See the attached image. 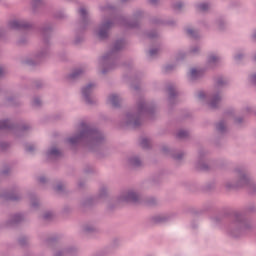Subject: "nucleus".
<instances>
[{
    "label": "nucleus",
    "mask_w": 256,
    "mask_h": 256,
    "mask_svg": "<svg viewBox=\"0 0 256 256\" xmlns=\"http://www.w3.org/2000/svg\"><path fill=\"white\" fill-rule=\"evenodd\" d=\"M53 217V214L51 213V212H46V213H44V215H43V219L45 220V221H49V219H51Z\"/></svg>",
    "instance_id": "nucleus-54"
},
{
    "label": "nucleus",
    "mask_w": 256,
    "mask_h": 256,
    "mask_svg": "<svg viewBox=\"0 0 256 256\" xmlns=\"http://www.w3.org/2000/svg\"><path fill=\"white\" fill-rule=\"evenodd\" d=\"M157 107L151 102L145 101L144 98H140L137 103L136 112H128L121 121V127H128L129 129H139L143 125V117H149L153 119Z\"/></svg>",
    "instance_id": "nucleus-3"
},
{
    "label": "nucleus",
    "mask_w": 256,
    "mask_h": 256,
    "mask_svg": "<svg viewBox=\"0 0 256 256\" xmlns=\"http://www.w3.org/2000/svg\"><path fill=\"white\" fill-rule=\"evenodd\" d=\"M77 253V248L75 247H69L65 249L58 248L54 251L53 256H64V255H70L73 256Z\"/></svg>",
    "instance_id": "nucleus-16"
},
{
    "label": "nucleus",
    "mask_w": 256,
    "mask_h": 256,
    "mask_svg": "<svg viewBox=\"0 0 256 256\" xmlns=\"http://www.w3.org/2000/svg\"><path fill=\"white\" fill-rule=\"evenodd\" d=\"M33 15L39 13V8L45 5V0H30Z\"/></svg>",
    "instance_id": "nucleus-20"
},
{
    "label": "nucleus",
    "mask_w": 256,
    "mask_h": 256,
    "mask_svg": "<svg viewBox=\"0 0 256 256\" xmlns=\"http://www.w3.org/2000/svg\"><path fill=\"white\" fill-rule=\"evenodd\" d=\"M63 154L61 153V150H59L57 147L53 146L46 152V157L49 161H53L55 159H59Z\"/></svg>",
    "instance_id": "nucleus-17"
},
{
    "label": "nucleus",
    "mask_w": 256,
    "mask_h": 256,
    "mask_svg": "<svg viewBox=\"0 0 256 256\" xmlns=\"http://www.w3.org/2000/svg\"><path fill=\"white\" fill-rule=\"evenodd\" d=\"M121 96L117 95V94H112L108 97V102L110 103V105H112V107L115 108H119L121 107Z\"/></svg>",
    "instance_id": "nucleus-21"
},
{
    "label": "nucleus",
    "mask_w": 256,
    "mask_h": 256,
    "mask_svg": "<svg viewBox=\"0 0 256 256\" xmlns=\"http://www.w3.org/2000/svg\"><path fill=\"white\" fill-rule=\"evenodd\" d=\"M197 11H201L202 13H205V11H209L211 9V4L209 2H202L196 4Z\"/></svg>",
    "instance_id": "nucleus-27"
},
{
    "label": "nucleus",
    "mask_w": 256,
    "mask_h": 256,
    "mask_svg": "<svg viewBox=\"0 0 256 256\" xmlns=\"http://www.w3.org/2000/svg\"><path fill=\"white\" fill-rule=\"evenodd\" d=\"M186 33L190 37H193V39H199V32H197L196 30H193L192 28H187Z\"/></svg>",
    "instance_id": "nucleus-38"
},
{
    "label": "nucleus",
    "mask_w": 256,
    "mask_h": 256,
    "mask_svg": "<svg viewBox=\"0 0 256 256\" xmlns=\"http://www.w3.org/2000/svg\"><path fill=\"white\" fill-rule=\"evenodd\" d=\"M205 157H207V151L200 149L198 152V160L196 162V169L199 171H209V165L205 163Z\"/></svg>",
    "instance_id": "nucleus-13"
},
{
    "label": "nucleus",
    "mask_w": 256,
    "mask_h": 256,
    "mask_svg": "<svg viewBox=\"0 0 256 256\" xmlns=\"http://www.w3.org/2000/svg\"><path fill=\"white\" fill-rule=\"evenodd\" d=\"M54 26L52 23H45L40 28V33L43 37V41L46 45V47L42 48L40 51H38L35 55L34 60L28 59L25 61L26 65H29L30 67H35V65H39L43 59H47V56L50 55L51 51L49 50V39H51V35L54 31Z\"/></svg>",
    "instance_id": "nucleus-6"
},
{
    "label": "nucleus",
    "mask_w": 256,
    "mask_h": 256,
    "mask_svg": "<svg viewBox=\"0 0 256 256\" xmlns=\"http://www.w3.org/2000/svg\"><path fill=\"white\" fill-rule=\"evenodd\" d=\"M148 3L153 6L159 5V0H148Z\"/></svg>",
    "instance_id": "nucleus-60"
},
{
    "label": "nucleus",
    "mask_w": 256,
    "mask_h": 256,
    "mask_svg": "<svg viewBox=\"0 0 256 256\" xmlns=\"http://www.w3.org/2000/svg\"><path fill=\"white\" fill-rule=\"evenodd\" d=\"M78 13L81 17V21L79 23L80 31H85L89 25H91V19L89 18V12L85 7H82L78 10Z\"/></svg>",
    "instance_id": "nucleus-12"
},
{
    "label": "nucleus",
    "mask_w": 256,
    "mask_h": 256,
    "mask_svg": "<svg viewBox=\"0 0 256 256\" xmlns=\"http://www.w3.org/2000/svg\"><path fill=\"white\" fill-rule=\"evenodd\" d=\"M15 129V123L11 122V120L6 119L0 121V130H8Z\"/></svg>",
    "instance_id": "nucleus-24"
},
{
    "label": "nucleus",
    "mask_w": 256,
    "mask_h": 256,
    "mask_svg": "<svg viewBox=\"0 0 256 256\" xmlns=\"http://www.w3.org/2000/svg\"><path fill=\"white\" fill-rule=\"evenodd\" d=\"M6 71L3 67H0V77H3L5 75Z\"/></svg>",
    "instance_id": "nucleus-63"
},
{
    "label": "nucleus",
    "mask_w": 256,
    "mask_h": 256,
    "mask_svg": "<svg viewBox=\"0 0 256 256\" xmlns=\"http://www.w3.org/2000/svg\"><path fill=\"white\" fill-rule=\"evenodd\" d=\"M172 159H174V161H176V163H181V161L183 159H185V152H171L170 153Z\"/></svg>",
    "instance_id": "nucleus-26"
},
{
    "label": "nucleus",
    "mask_w": 256,
    "mask_h": 256,
    "mask_svg": "<svg viewBox=\"0 0 256 256\" xmlns=\"http://www.w3.org/2000/svg\"><path fill=\"white\" fill-rule=\"evenodd\" d=\"M140 147H142V149H150L151 148V139L142 138L140 141Z\"/></svg>",
    "instance_id": "nucleus-33"
},
{
    "label": "nucleus",
    "mask_w": 256,
    "mask_h": 256,
    "mask_svg": "<svg viewBox=\"0 0 256 256\" xmlns=\"http://www.w3.org/2000/svg\"><path fill=\"white\" fill-rule=\"evenodd\" d=\"M229 82L227 79L223 78V76H218L215 78V89L216 92L211 94L208 97L207 105L210 107V109H218L219 105H221V101H223V94H221L220 89L222 87H225Z\"/></svg>",
    "instance_id": "nucleus-8"
},
{
    "label": "nucleus",
    "mask_w": 256,
    "mask_h": 256,
    "mask_svg": "<svg viewBox=\"0 0 256 256\" xmlns=\"http://www.w3.org/2000/svg\"><path fill=\"white\" fill-rule=\"evenodd\" d=\"M67 143L72 147L83 143L89 151H99L101 145L105 143V135L99 129L81 122L79 126L78 133L74 136L67 138Z\"/></svg>",
    "instance_id": "nucleus-1"
},
{
    "label": "nucleus",
    "mask_w": 256,
    "mask_h": 256,
    "mask_svg": "<svg viewBox=\"0 0 256 256\" xmlns=\"http://www.w3.org/2000/svg\"><path fill=\"white\" fill-rule=\"evenodd\" d=\"M235 123H237L238 125H241V123H243V118H241V117L236 118Z\"/></svg>",
    "instance_id": "nucleus-62"
},
{
    "label": "nucleus",
    "mask_w": 256,
    "mask_h": 256,
    "mask_svg": "<svg viewBox=\"0 0 256 256\" xmlns=\"http://www.w3.org/2000/svg\"><path fill=\"white\" fill-rule=\"evenodd\" d=\"M184 5L183 2H177L175 4H173V9L175 11H181L183 9Z\"/></svg>",
    "instance_id": "nucleus-48"
},
{
    "label": "nucleus",
    "mask_w": 256,
    "mask_h": 256,
    "mask_svg": "<svg viewBox=\"0 0 256 256\" xmlns=\"http://www.w3.org/2000/svg\"><path fill=\"white\" fill-rule=\"evenodd\" d=\"M54 17H55V19H65V17H67V15L63 11H57V12H55Z\"/></svg>",
    "instance_id": "nucleus-45"
},
{
    "label": "nucleus",
    "mask_w": 256,
    "mask_h": 256,
    "mask_svg": "<svg viewBox=\"0 0 256 256\" xmlns=\"http://www.w3.org/2000/svg\"><path fill=\"white\" fill-rule=\"evenodd\" d=\"M30 205L33 209H37L39 207V198L35 194H29Z\"/></svg>",
    "instance_id": "nucleus-30"
},
{
    "label": "nucleus",
    "mask_w": 256,
    "mask_h": 256,
    "mask_svg": "<svg viewBox=\"0 0 256 256\" xmlns=\"http://www.w3.org/2000/svg\"><path fill=\"white\" fill-rule=\"evenodd\" d=\"M100 10L103 13H113V11H115V6H113L111 4H106L105 6H101Z\"/></svg>",
    "instance_id": "nucleus-34"
},
{
    "label": "nucleus",
    "mask_w": 256,
    "mask_h": 256,
    "mask_svg": "<svg viewBox=\"0 0 256 256\" xmlns=\"http://www.w3.org/2000/svg\"><path fill=\"white\" fill-rule=\"evenodd\" d=\"M177 137H178V139H187V137H189V131H187V130H180L177 133Z\"/></svg>",
    "instance_id": "nucleus-40"
},
{
    "label": "nucleus",
    "mask_w": 256,
    "mask_h": 256,
    "mask_svg": "<svg viewBox=\"0 0 256 256\" xmlns=\"http://www.w3.org/2000/svg\"><path fill=\"white\" fill-rule=\"evenodd\" d=\"M143 19H145V11L141 9L133 11L130 21L125 16H115L112 20L102 22L96 35L101 41H104V39L109 37V31L113 29L115 24L121 25L122 27H129L130 29H137V27H141V21Z\"/></svg>",
    "instance_id": "nucleus-2"
},
{
    "label": "nucleus",
    "mask_w": 256,
    "mask_h": 256,
    "mask_svg": "<svg viewBox=\"0 0 256 256\" xmlns=\"http://www.w3.org/2000/svg\"><path fill=\"white\" fill-rule=\"evenodd\" d=\"M97 88V84L91 82L82 87V97L87 105H97V98H95L94 91Z\"/></svg>",
    "instance_id": "nucleus-9"
},
{
    "label": "nucleus",
    "mask_w": 256,
    "mask_h": 256,
    "mask_svg": "<svg viewBox=\"0 0 256 256\" xmlns=\"http://www.w3.org/2000/svg\"><path fill=\"white\" fill-rule=\"evenodd\" d=\"M235 178L232 180H227L224 184V187L228 191H233L235 189L247 188L250 195H256V182L253 180L249 171L246 167L238 166L234 169Z\"/></svg>",
    "instance_id": "nucleus-4"
},
{
    "label": "nucleus",
    "mask_w": 256,
    "mask_h": 256,
    "mask_svg": "<svg viewBox=\"0 0 256 256\" xmlns=\"http://www.w3.org/2000/svg\"><path fill=\"white\" fill-rule=\"evenodd\" d=\"M98 197H99V199H105V197H107V188L106 187H102L100 189Z\"/></svg>",
    "instance_id": "nucleus-44"
},
{
    "label": "nucleus",
    "mask_w": 256,
    "mask_h": 256,
    "mask_svg": "<svg viewBox=\"0 0 256 256\" xmlns=\"http://www.w3.org/2000/svg\"><path fill=\"white\" fill-rule=\"evenodd\" d=\"M168 91V103L170 105H175L177 103V95H179V92H177V88L173 85H169L167 87Z\"/></svg>",
    "instance_id": "nucleus-15"
},
{
    "label": "nucleus",
    "mask_w": 256,
    "mask_h": 256,
    "mask_svg": "<svg viewBox=\"0 0 256 256\" xmlns=\"http://www.w3.org/2000/svg\"><path fill=\"white\" fill-rule=\"evenodd\" d=\"M244 57H245V54H243V53H238V54L235 56V61H241Z\"/></svg>",
    "instance_id": "nucleus-56"
},
{
    "label": "nucleus",
    "mask_w": 256,
    "mask_h": 256,
    "mask_svg": "<svg viewBox=\"0 0 256 256\" xmlns=\"http://www.w3.org/2000/svg\"><path fill=\"white\" fill-rule=\"evenodd\" d=\"M35 87H36V89H41V87H43V82H41V81H36V82H35Z\"/></svg>",
    "instance_id": "nucleus-59"
},
{
    "label": "nucleus",
    "mask_w": 256,
    "mask_h": 256,
    "mask_svg": "<svg viewBox=\"0 0 256 256\" xmlns=\"http://www.w3.org/2000/svg\"><path fill=\"white\" fill-rule=\"evenodd\" d=\"M255 229V224L248 220L241 214L240 212L234 213V221L230 225L229 234L234 239H239V237H243V235H247V233H251Z\"/></svg>",
    "instance_id": "nucleus-7"
},
{
    "label": "nucleus",
    "mask_w": 256,
    "mask_h": 256,
    "mask_svg": "<svg viewBox=\"0 0 256 256\" xmlns=\"http://www.w3.org/2000/svg\"><path fill=\"white\" fill-rule=\"evenodd\" d=\"M54 190L56 191V193H65V184L61 182L58 183L56 187H54Z\"/></svg>",
    "instance_id": "nucleus-42"
},
{
    "label": "nucleus",
    "mask_w": 256,
    "mask_h": 256,
    "mask_svg": "<svg viewBox=\"0 0 256 256\" xmlns=\"http://www.w3.org/2000/svg\"><path fill=\"white\" fill-rule=\"evenodd\" d=\"M125 47V40H116L110 51L99 59V65L102 69V75H106L109 71L117 68V61H119V51Z\"/></svg>",
    "instance_id": "nucleus-5"
},
{
    "label": "nucleus",
    "mask_w": 256,
    "mask_h": 256,
    "mask_svg": "<svg viewBox=\"0 0 256 256\" xmlns=\"http://www.w3.org/2000/svg\"><path fill=\"white\" fill-rule=\"evenodd\" d=\"M197 97L198 99H200V101H203V99H205V92L203 91L198 92Z\"/></svg>",
    "instance_id": "nucleus-57"
},
{
    "label": "nucleus",
    "mask_w": 256,
    "mask_h": 256,
    "mask_svg": "<svg viewBox=\"0 0 256 256\" xmlns=\"http://www.w3.org/2000/svg\"><path fill=\"white\" fill-rule=\"evenodd\" d=\"M85 73H87V68H76L69 74L68 79H70V81H77V79H81Z\"/></svg>",
    "instance_id": "nucleus-18"
},
{
    "label": "nucleus",
    "mask_w": 256,
    "mask_h": 256,
    "mask_svg": "<svg viewBox=\"0 0 256 256\" xmlns=\"http://www.w3.org/2000/svg\"><path fill=\"white\" fill-rule=\"evenodd\" d=\"M145 203H146L147 207H155V206L159 205V200H157V198H155V197H149L145 200Z\"/></svg>",
    "instance_id": "nucleus-32"
},
{
    "label": "nucleus",
    "mask_w": 256,
    "mask_h": 256,
    "mask_svg": "<svg viewBox=\"0 0 256 256\" xmlns=\"http://www.w3.org/2000/svg\"><path fill=\"white\" fill-rule=\"evenodd\" d=\"M128 165L134 169H137L138 167H142L143 161L139 156H132L128 159Z\"/></svg>",
    "instance_id": "nucleus-22"
},
{
    "label": "nucleus",
    "mask_w": 256,
    "mask_h": 256,
    "mask_svg": "<svg viewBox=\"0 0 256 256\" xmlns=\"http://www.w3.org/2000/svg\"><path fill=\"white\" fill-rule=\"evenodd\" d=\"M25 151L27 152V153H34V151H35V145H33V144H25Z\"/></svg>",
    "instance_id": "nucleus-46"
},
{
    "label": "nucleus",
    "mask_w": 256,
    "mask_h": 256,
    "mask_svg": "<svg viewBox=\"0 0 256 256\" xmlns=\"http://www.w3.org/2000/svg\"><path fill=\"white\" fill-rule=\"evenodd\" d=\"M147 37H148V39H157L159 37V33L155 32V31L149 32L147 34Z\"/></svg>",
    "instance_id": "nucleus-49"
},
{
    "label": "nucleus",
    "mask_w": 256,
    "mask_h": 256,
    "mask_svg": "<svg viewBox=\"0 0 256 256\" xmlns=\"http://www.w3.org/2000/svg\"><path fill=\"white\" fill-rule=\"evenodd\" d=\"M117 203H141V194L129 190L118 197Z\"/></svg>",
    "instance_id": "nucleus-10"
},
{
    "label": "nucleus",
    "mask_w": 256,
    "mask_h": 256,
    "mask_svg": "<svg viewBox=\"0 0 256 256\" xmlns=\"http://www.w3.org/2000/svg\"><path fill=\"white\" fill-rule=\"evenodd\" d=\"M202 76L203 73L195 68H192L188 75L190 81H197V79H201Z\"/></svg>",
    "instance_id": "nucleus-25"
},
{
    "label": "nucleus",
    "mask_w": 256,
    "mask_h": 256,
    "mask_svg": "<svg viewBox=\"0 0 256 256\" xmlns=\"http://www.w3.org/2000/svg\"><path fill=\"white\" fill-rule=\"evenodd\" d=\"M39 183H42V185H45L47 183V178L45 176H41L38 178Z\"/></svg>",
    "instance_id": "nucleus-58"
},
{
    "label": "nucleus",
    "mask_w": 256,
    "mask_h": 256,
    "mask_svg": "<svg viewBox=\"0 0 256 256\" xmlns=\"http://www.w3.org/2000/svg\"><path fill=\"white\" fill-rule=\"evenodd\" d=\"M216 131L221 134L227 133V124L225 123V120H221L216 124Z\"/></svg>",
    "instance_id": "nucleus-28"
},
{
    "label": "nucleus",
    "mask_w": 256,
    "mask_h": 256,
    "mask_svg": "<svg viewBox=\"0 0 256 256\" xmlns=\"http://www.w3.org/2000/svg\"><path fill=\"white\" fill-rule=\"evenodd\" d=\"M31 129V125L29 124H23L19 130L18 133L19 135H25V133H29V130Z\"/></svg>",
    "instance_id": "nucleus-36"
},
{
    "label": "nucleus",
    "mask_w": 256,
    "mask_h": 256,
    "mask_svg": "<svg viewBox=\"0 0 256 256\" xmlns=\"http://www.w3.org/2000/svg\"><path fill=\"white\" fill-rule=\"evenodd\" d=\"M18 242L21 247H26V245H29V238H27V236H22L19 238Z\"/></svg>",
    "instance_id": "nucleus-41"
},
{
    "label": "nucleus",
    "mask_w": 256,
    "mask_h": 256,
    "mask_svg": "<svg viewBox=\"0 0 256 256\" xmlns=\"http://www.w3.org/2000/svg\"><path fill=\"white\" fill-rule=\"evenodd\" d=\"M151 23H153V25H161V23H163V21L159 18H153L151 20Z\"/></svg>",
    "instance_id": "nucleus-55"
},
{
    "label": "nucleus",
    "mask_w": 256,
    "mask_h": 256,
    "mask_svg": "<svg viewBox=\"0 0 256 256\" xmlns=\"http://www.w3.org/2000/svg\"><path fill=\"white\" fill-rule=\"evenodd\" d=\"M41 105H43V102L41 101V98L39 97H35L33 100H32V107H41Z\"/></svg>",
    "instance_id": "nucleus-43"
},
{
    "label": "nucleus",
    "mask_w": 256,
    "mask_h": 256,
    "mask_svg": "<svg viewBox=\"0 0 256 256\" xmlns=\"http://www.w3.org/2000/svg\"><path fill=\"white\" fill-rule=\"evenodd\" d=\"M6 105L17 106L19 105V101L17 100V98L11 96L6 98Z\"/></svg>",
    "instance_id": "nucleus-39"
},
{
    "label": "nucleus",
    "mask_w": 256,
    "mask_h": 256,
    "mask_svg": "<svg viewBox=\"0 0 256 256\" xmlns=\"http://www.w3.org/2000/svg\"><path fill=\"white\" fill-rule=\"evenodd\" d=\"M17 43H18V45H20V46L27 45V43H28L27 37H21V38L18 40Z\"/></svg>",
    "instance_id": "nucleus-51"
},
{
    "label": "nucleus",
    "mask_w": 256,
    "mask_h": 256,
    "mask_svg": "<svg viewBox=\"0 0 256 256\" xmlns=\"http://www.w3.org/2000/svg\"><path fill=\"white\" fill-rule=\"evenodd\" d=\"M7 147H9V144L6 142H0V149H7Z\"/></svg>",
    "instance_id": "nucleus-61"
},
{
    "label": "nucleus",
    "mask_w": 256,
    "mask_h": 256,
    "mask_svg": "<svg viewBox=\"0 0 256 256\" xmlns=\"http://www.w3.org/2000/svg\"><path fill=\"white\" fill-rule=\"evenodd\" d=\"M85 40V38L81 35L76 34L75 39H74V43L75 45H79L80 43H83V41Z\"/></svg>",
    "instance_id": "nucleus-47"
},
{
    "label": "nucleus",
    "mask_w": 256,
    "mask_h": 256,
    "mask_svg": "<svg viewBox=\"0 0 256 256\" xmlns=\"http://www.w3.org/2000/svg\"><path fill=\"white\" fill-rule=\"evenodd\" d=\"M25 221V216L21 213L13 214L6 221V227H16Z\"/></svg>",
    "instance_id": "nucleus-14"
},
{
    "label": "nucleus",
    "mask_w": 256,
    "mask_h": 256,
    "mask_svg": "<svg viewBox=\"0 0 256 256\" xmlns=\"http://www.w3.org/2000/svg\"><path fill=\"white\" fill-rule=\"evenodd\" d=\"M7 28L14 29L16 31H19L21 29H24V30L33 29V23H31L25 19L10 20L7 23Z\"/></svg>",
    "instance_id": "nucleus-11"
},
{
    "label": "nucleus",
    "mask_w": 256,
    "mask_h": 256,
    "mask_svg": "<svg viewBox=\"0 0 256 256\" xmlns=\"http://www.w3.org/2000/svg\"><path fill=\"white\" fill-rule=\"evenodd\" d=\"M249 82L251 83V85H256V73L249 76Z\"/></svg>",
    "instance_id": "nucleus-52"
},
{
    "label": "nucleus",
    "mask_w": 256,
    "mask_h": 256,
    "mask_svg": "<svg viewBox=\"0 0 256 256\" xmlns=\"http://www.w3.org/2000/svg\"><path fill=\"white\" fill-rule=\"evenodd\" d=\"M173 69H175V65L169 64V65L165 66L164 71H165V73H171V71H173Z\"/></svg>",
    "instance_id": "nucleus-50"
},
{
    "label": "nucleus",
    "mask_w": 256,
    "mask_h": 256,
    "mask_svg": "<svg viewBox=\"0 0 256 256\" xmlns=\"http://www.w3.org/2000/svg\"><path fill=\"white\" fill-rule=\"evenodd\" d=\"M159 53H161V48H151L148 51V55H149L150 59H154V57H157V55H159Z\"/></svg>",
    "instance_id": "nucleus-35"
},
{
    "label": "nucleus",
    "mask_w": 256,
    "mask_h": 256,
    "mask_svg": "<svg viewBox=\"0 0 256 256\" xmlns=\"http://www.w3.org/2000/svg\"><path fill=\"white\" fill-rule=\"evenodd\" d=\"M200 48L198 46H194L193 48L190 49V53L192 55H197V53H199Z\"/></svg>",
    "instance_id": "nucleus-53"
},
{
    "label": "nucleus",
    "mask_w": 256,
    "mask_h": 256,
    "mask_svg": "<svg viewBox=\"0 0 256 256\" xmlns=\"http://www.w3.org/2000/svg\"><path fill=\"white\" fill-rule=\"evenodd\" d=\"M219 61H221V58H219L215 54H211L208 57V65H210V67H215L217 63H219Z\"/></svg>",
    "instance_id": "nucleus-29"
},
{
    "label": "nucleus",
    "mask_w": 256,
    "mask_h": 256,
    "mask_svg": "<svg viewBox=\"0 0 256 256\" xmlns=\"http://www.w3.org/2000/svg\"><path fill=\"white\" fill-rule=\"evenodd\" d=\"M177 59H185V53H179Z\"/></svg>",
    "instance_id": "nucleus-64"
},
{
    "label": "nucleus",
    "mask_w": 256,
    "mask_h": 256,
    "mask_svg": "<svg viewBox=\"0 0 256 256\" xmlns=\"http://www.w3.org/2000/svg\"><path fill=\"white\" fill-rule=\"evenodd\" d=\"M83 231L84 233H96L97 231V226H95V224H85L83 226Z\"/></svg>",
    "instance_id": "nucleus-31"
},
{
    "label": "nucleus",
    "mask_w": 256,
    "mask_h": 256,
    "mask_svg": "<svg viewBox=\"0 0 256 256\" xmlns=\"http://www.w3.org/2000/svg\"><path fill=\"white\" fill-rule=\"evenodd\" d=\"M244 213H248L249 215L256 213V205L249 204L244 208Z\"/></svg>",
    "instance_id": "nucleus-37"
},
{
    "label": "nucleus",
    "mask_w": 256,
    "mask_h": 256,
    "mask_svg": "<svg viewBox=\"0 0 256 256\" xmlns=\"http://www.w3.org/2000/svg\"><path fill=\"white\" fill-rule=\"evenodd\" d=\"M0 199H5L6 201H21V195L4 192L0 194Z\"/></svg>",
    "instance_id": "nucleus-23"
},
{
    "label": "nucleus",
    "mask_w": 256,
    "mask_h": 256,
    "mask_svg": "<svg viewBox=\"0 0 256 256\" xmlns=\"http://www.w3.org/2000/svg\"><path fill=\"white\" fill-rule=\"evenodd\" d=\"M172 217L171 214H158L152 217V221L153 223H167V221H171Z\"/></svg>",
    "instance_id": "nucleus-19"
}]
</instances>
